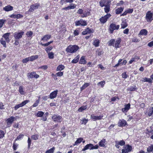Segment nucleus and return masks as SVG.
Segmentation results:
<instances>
[{
    "mask_svg": "<svg viewBox=\"0 0 153 153\" xmlns=\"http://www.w3.org/2000/svg\"><path fill=\"white\" fill-rule=\"evenodd\" d=\"M122 78L124 79H126L128 77V76L126 74V72L123 73L122 74Z\"/></svg>",
    "mask_w": 153,
    "mask_h": 153,
    "instance_id": "nucleus-54",
    "label": "nucleus"
},
{
    "mask_svg": "<svg viewBox=\"0 0 153 153\" xmlns=\"http://www.w3.org/2000/svg\"><path fill=\"white\" fill-rule=\"evenodd\" d=\"M89 85V84L88 83H85L84 85L80 88L81 90L82 91L85 89Z\"/></svg>",
    "mask_w": 153,
    "mask_h": 153,
    "instance_id": "nucleus-40",
    "label": "nucleus"
},
{
    "mask_svg": "<svg viewBox=\"0 0 153 153\" xmlns=\"http://www.w3.org/2000/svg\"><path fill=\"white\" fill-rule=\"evenodd\" d=\"M38 55H36L35 56H32L30 57H29L30 61H33V60L37 59L38 58Z\"/></svg>",
    "mask_w": 153,
    "mask_h": 153,
    "instance_id": "nucleus-31",
    "label": "nucleus"
},
{
    "mask_svg": "<svg viewBox=\"0 0 153 153\" xmlns=\"http://www.w3.org/2000/svg\"><path fill=\"white\" fill-rule=\"evenodd\" d=\"M79 49V47L76 45H70L66 48V51L70 53L76 52Z\"/></svg>",
    "mask_w": 153,
    "mask_h": 153,
    "instance_id": "nucleus-2",
    "label": "nucleus"
},
{
    "mask_svg": "<svg viewBox=\"0 0 153 153\" xmlns=\"http://www.w3.org/2000/svg\"><path fill=\"white\" fill-rule=\"evenodd\" d=\"M18 145L15 142L14 143L13 145V148L14 150H16Z\"/></svg>",
    "mask_w": 153,
    "mask_h": 153,
    "instance_id": "nucleus-58",
    "label": "nucleus"
},
{
    "mask_svg": "<svg viewBox=\"0 0 153 153\" xmlns=\"http://www.w3.org/2000/svg\"><path fill=\"white\" fill-rule=\"evenodd\" d=\"M121 42V39L120 38H118L116 41L114 45V47L117 48L119 47V45L120 44Z\"/></svg>",
    "mask_w": 153,
    "mask_h": 153,
    "instance_id": "nucleus-24",
    "label": "nucleus"
},
{
    "mask_svg": "<svg viewBox=\"0 0 153 153\" xmlns=\"http://www.w3.org/2000/svg\"><path fill=\"white\" fill-rule=\"evenodd\" d=\"M110 3L111 2L109 0H102L100 2V5L101 7L110 5Z\"/></svg>",
    "mask_w": 153,
    "mask_h": 153,
    "instance_id": "nucleus-7",
    "label": "nucleus"
},
{
    "mask_svg": "<svg viewBox=\"0 0 153 153\" xmlns=\"http://www.w3.org/2000/svg\"><path fill=\"white\" fill-rule=\"evenodd\" d=\"M52 48H53L52 46L47 47L45 49V50L47 53H48L52 49Z\"/></svg>",
    "mask_w": 153,
    "mask_h": 153,
    "instance_id": "nucleus-59",
    "label": "nucleus"
},
{
    "mask_svg": "<svg viewBox=\"0 0 153 153\" xmlns=\"http://www.w3.org/2000/svg\"><path fill=\"white\" fill-rule=\"evenodd\" d=\"M75 25L77 26H79L80 25L83 26H86L87 25L86 22L82 19L76 22H75Z\"/></svg>",
    "mask_w": 153,
    "mask_h": 153,
    "instance_id": "nucleus-11",
    "label": "nucleus"
},
{
    "mask_svg": "<svg viewBox=\"0 0 153 153\" xmlns=\"http://www.w3.org/2000/svg\"><path fill=\"white\" fill-rule=\"evenodd\" d=\"M13 7L8 5L3 8V10L6 11H9L12 10H13Z\"/></svg>",
    "mask_w": 153,
    "mask_h": 153,
    "instance_id": "nucleus-17",
    "label": "nucleus"
},
{
    "mask_svg": "<svg viewBox=\"0 0 153 153\" xmlns=\"http://www.w3.org/2000/svg\"><path fill=\"white\" fill-rule=\"evenodd\" d=\"M100 41L98 39H96L94 40L93 45L95 47H97L99 46Z\"/></svg>",
    "mask_w": 153,
    "mask_h": 153,
    "instance_id": "nucleus-30",
    "label": "nucleus"
},
{
    "mask_svg": "<svg viewBox=\"0 0 153 153\" xmlns=\"http://www.w3.org/2000/svg\"><path fill=\"white\" fill-rule=\"evenodd\" d=\"M105 83V82L104 81H101L97 83L98 85H100L102 87H103Z\"/></svg>",
    "mask_w": 153,
    "mask_h": 153,
    "instance_id": "nucleus-53",
    "label": "nucleus"
},
{
    "mask_svg": "<svg viewBox=\"0 0 153 153\" xmlns=\"http://www.w3.org/2000/svg\"><path fill=\"white\" fill-rule=\"evenodd\" d=\"M33 33L31 31L27 32L26 34V35L28 37H30L32 36Z\"/></svg>",
    "mask_w": 153,
    "mask_h": 153,
    "instance_id": "nucleus-55",
    "label": "nucleus"
},
{
    "mask_svg": "<svg viewBox=\"0 0 153 153\" xmlns=\"http://www.w3.org/2000/svg\"><path fill=\"white\" fill-rule=\"evenodd\" d=\"M83 139L82 138H78L77 140L76 141L74 146L80 143L83 140Z\"/></svg>",
    "mask_w": 153,
    "mask_h": 153,
    "instance_id": "nucleus-35",
    "label": "nucleus"
},
{
    "mask_svg": "<svg viewBox=\"0 0 153 153\" xmlns=\"http://www.w3.org/2000/svg\"><path fill=\"white\" fill-rule=\"evenodd\" d=\"M51 38V35H46L42 38L41 40L47 41L48 39H49Z\"/></svg>",
    "mask_w": 153,
    "mask_h": 153,
    "instance_id": "nucleus-27",
    "label": "nucleus"
},
{
    "mask_svg": "<svg viewBox=\"0 0 153 153\" xmlns=\"http://www.w3.org/2000/svg\"><path fill=\"white\" fill-rule=\"evenodd\" d=\"M107 144V142L106 140L105 139H102L100 141L99 143V145L101 147H105V145Z\"/></svg>",
    "mask_w": 153,
    "mask_h": 153,
    "instance_id": "nucleus-19",
    "label": "nucleus"
},
{
    "mask_svg": "<svg viewBox=\"0 0 153 153\" xmlns=\"http://www.w3.org/2000/svg\"><path fill=\"white\" fill-rule=\"evenodd\" d=\"M111 16L110 14H107L104 16L102 17L100 19V21L102 23H104L106 22L108 19Z\"/></svg>",
    "mask_w": 153,
    "mask_h": 153,
    "instance_id": "nucleus-6",
    "label": "nucleus"
},
{
    "mask_svg": "<svg viewBox=\"0 0 153 153\" xmlns=\"http://www.w3.org/2000/svg\"><path fill=\"white\" fill-rule=\"evenodd\" d=\"M24 33V32L21 31L20 32H16L14 33L13 36L16 39L19 40L22 38Z\"/></svg>",
    "mask_w": 153,
    "mask_h": 153,
    "instance_id": "nucleus-5",
    "label": "nucleus"
},
{
    "mask_svg": "<svg viewBox=\"0 0 153 153\" xmlns=\"http://www.w3.org/2000/svg\"><path fill=\"white\" fill-rule=\"evenodd\" d=\"M40 6V4L39 3H36L31 5L30 6V9L28 10V12H33L35 10L37 9Z\"/></svg>",
    "mask_w": 153,
    "mask_h": 153,
    "instance_id": "nucleus-8",
    "label": "nucleus"
},
{
    "mask_svg": "<svg viewBox=\"0 0 153 153\" xmlns=\"http://www.w3.org/2000/svg\"><path fill=\"white\" fill-rule=\"evenodd\" d=\"M122 59H120L118 62V63L117 64H116L114 66V67H117L118 66L122 64V63H121L122 62Z\"/></svg>",
    "mask_w": 153,
    "mask_h": 153,
    "instance_id": "nucleus-57",
    "label": "nucleus"
},
{
    "mask_svg": "<svg viewBox=\"0 0 153 153\" xmlns=\"http://www.w3.org/2000/svg\"><path fill=\"white\" fill-rule=\"evenodd\" d=\"M127 24L126 21H124L122 22L121 24V28H124L127 26Z\"/></svg>",
    "mask_w": 153,
    "mask_h": 153,
    "instance_id": "nucleus-37",
    "label": "nucleus"
},
{
    "mask_svg": "<svg viewBox=\"0 0 153 153\" xmlns=\"http://www.w3.org/2000/svg\"><path fill=\"white\" fill-rule=\"evenodd\" d=\"M39 102V99L37 100L35 102L33 105V107H35L37 106L38 105Z\"/></svg>",
    "mask_w": 153,
    "mask_h": 153,
    "instance_id": "nucleus-61",
    "label": "nucleus"
},
{
    "mask_svg": "<svg viewBox=\"0 0 153 153\" xmlns=\"http://www.w3.org/2000/svg\"><path fill=\"white\" fill-rule=\"evenodd\" d=\"M77 13L79 14L83 15V10L82 9H79L77 11Z\"/></svg>",
    "mask_w": 153,
    "mask_h": 153,
    "instance_id": "nucleus-62",
    "label": "nucleus"
},
{
    "mask_svg": "<svg viewBox=\"0 0 153 153\" xmlns=\"http://www.w3.org/2000/svg\"><path fill=\"white\" fill-rule=\"evenodd\" d=\"M118 124L119 126L123 127L127 124V122L125 120L123 119L120 120H119Z\"/></svg>",
    "mask_w": 153,
    "mask_h": 153,
    "instance_id": "nucleus-14",
    "label": "nucleus"
},
{
    "mask_svg": "<svg viewBox=\"0 0 153 153\" xmlns=\"http://www.w3.org/2000/svg\"><path fill=\"white\" fill-rule=\"evenodd\" d=\"M5 22V20L4 19H0V28L2 27L3 25Z\"/></svg>",
    "mask_w": 153,
    "mask_h": 153,
    "instance_id": "nucleus-48",
    "label": "nucleus"
},
{
    "mask_svg": "<svg viewBox=\"0 0 153 153\" xmlns=\"http://www.w3.org/2000/svg\"><path fill=\"white\" fill-rule=\"evenodd\" d=\"M87 107V105L82 106L78 109V111L79 112H81L83 110L86 109Z\"/></svg>",
    "mask_w": 153,
    "mask_h": 153,
    "instance_id": "nucleus-34",
    "label": "nucleus"
},
{
    "mask_svg": "<svg viewBox=\"0 0 153 153\" xmlns=\"http://www.w3.org/2000/svg\"><path fill=\"white\" fill-rule=\"evenodd\" d=\"M139 59V58L137 56H136L135 57L132 58L129 61V63L130 64H131L133 62L135 61L136 59Z\"/></svg>",
    "mask_w": 153,
    "mask_h": 153,
    "instance_id": "nucleus-46",
    "label": "nucleus"
},
{
    "mask_svg": "<svg viewBox=\"0 0 153 153\" xmlns=\"http://www.w3.org/2000/svg\"><path fill=\"white\" fill-rule=\"evenodd\" d=\"M39 77V75L36 74L35 72H32L30 74L29 77L30 78H35L36 79Z\"/></svg>",
    "mask_w": 153,
    "mask_h": 153,
    "instance_id": "nucleus-20",
    "label": "nucleus"
},
{
    "mask_svg": "<svg viewBox=\"0 0 153 153\" xmlns=\"http://www.w3.org/2000/svg\"><path fill=\"white\" fill-rule=\"evenodd\" d=\"M143 82H146L149 83H151L152 82V80L150 78L145 77L143 79V80H142Z\"/></svg>",
    "mask_w": 153,
    "mask_h": 153,
    "instance_id": "nucleus-43",
    "label": "nucleus"
},
{
    "mask_svg": "<svg viewBox=\"0 0 153 153\" xmlns=\"http://www.w3.org/2000/svg\"><path fill=\"white\" fill-rule=\"evenodd\" d=\"M76 5L74 4H73L72 6H69L67 7H65L62 9L63 10H68L69 9H73L76 7Z\"/></svg>",
    "mask_w": 153,
    "mask_h": 153,
    "instance_id": "nucleus-26",
    "label": "nucleus"
},
{
    "mask_svg": "<svg viewBox=\"0 0 153 153\" xmlns=\"http://www.w3.org/2000/svg\"><path fill=\"white\" fill-rule=\"evenodd\" d=\"M79 55H77L76 57L73 59L72 61L71 62L72 63H77L79 61Z\"/></svg>",
    "mask_w": 153,
    "mask_h": 153,
    "instance_id": "nucleus-33",
    "label": "nucleus"
},
{
    "mask_svg": "<svg viewBox=\"0 0 153 153\" xmlns=\"http://www.w3.org/2000/svg\"><path fill=\"white\" fill-rule=\"evenodd\" d=\"M65 68L64 65H59L57 68L56 70V71H61L63 70Z\"/></svg>",
    "mask_w": 153,
    "mask_h": 153,
    "instance_id": "nucleus-32",
    "label": "nucleus"
},
{
    "mask_svg": "<svg viewBox=\"0 0 153 153\" xmlns=\"http://www.w3.org/2000/svg\"><path fill=\"white\" fill-rule=\"evenodd\" d=\"M130 105L129 103H128L126 105L125 108H122V110L123 112H127L130 108Z\"/></svg>",
    "mask_w": 153,
    "mask_h": 153,
    "instance_id": "nucleus-21",
    "label": "nucleus"
},
{
    "mask_svg": "<svg viewBox=\"0 0 153 153\" xmlns=\"http://www.w3.org/2000/svg\"><path fill=\"white\" fill-rule=\"evenodd\" d=\"M115 42V40L114 39H112L109 42L108 45L109 46H112L113 47H114V45Z\"/></svg>",
    "mask_w": 153,
    "mask_h": 153,
    "instance_id": "nucleus-44",
    "label": "nucleus"
},
{
    "mask_svg": "<svg viewBox=\"0 0 153 153\" xmlns=\"http://www.w3.org/2000/svg\"><path fill=\"white\" fill-rule=\"evenodd\" d=\"M119 27L120 25H116L115 24H111L110 25L109 28L110 33H112L114 30H118L119 29Z\"/></svg>",
    "mask_w": 153,
    "mask_h": 153,
    "instance_id": "nucleus-4",
    "label": "nucleus"
},
{
    "mask_svg": "<svg viewBox=\"0 0 153 153\" xmlns=\"http://www.w3.org/2000/svg\"><path fill=\"white\" fill-rule=\"evenodd\" d=\"M147 151L149 152L153 151V145H151L147 148Z\"/></svg>",
    "mask_w": 153,
    "mask_h": 153,
    "instance_id": "nucleus-41",
    "label": "nucleus"
},
{
    "mask_svg": "<svg viewBox=\"0 0 153 153\" xmlns=\"http://www.w3.org/2000/svg\"><path fill=\"white\" fill-rule=\"evenodd\" d=\"M62 117L61 116L54 115L52 117V119L55 122L60 123L62 121Z\"/></svg>",
    "mask_w": 153,
    "mask_h": 153,
    "instance_id": "nucleus-10",
    "label": "nucleus"
},
{
    "mask_svg": "<svg viewBox=\"0 0 153 153\" xmlns=\"http://www.w3.org/2000/svg\"><path fill=\"white\" fill-rule=\"evenodd\" d=\"M152 14L150 11H148L146 14V18L147 21L148 22H151L152 20Z\"/></svg>",
    "mask_w": 153,
    "mask_h": 153,
    "instance_id": "nucleus-13",
    "label": "nucleus"
},
{
    "mask_svg": "<svg viewBox=\"0 0 153 153\" xmlns=\"http://www.w3.org/2000/svg\"><path fill=\"white\" fill-rule=\"evenodd\" d=\"M10 34V33H8L4 34L3 35L1 39L0 42L1 44L5 48L6 47V42H9L10 40L9 38Z\"/></svg>",
    "mask_w": 153,
    "mask_h": 153,
    "instance_id": "nucleus-1",
    "label": "nucleus"
},
{
    "mask_svg": "<svg viewBox=\"0 0 153 153\" xmlns=\"http://www.w3.org/2000/svg\"><path fill=\"white\" fill-rule=\"evenodd\" d=\"M16 120L15 117L13 116L7 118L6 121L7 122V126L8 127L10 126L14 121Z\"/></svg>",
    "mask_w": 153,
    "mask_h": 153,
    "instance_id": "nucleus-9",
    "label": "nucleus"
},
{
    "mask_svg": "<svg viewBox=\"0 0 153 153\" xmlns=\"http://www.w3.org/2000/svg\"><path fill=\"white\" fill-rule=\"evenodd\" d=\"M31 138L33 140H36L38 139V136L36 135H33L32 136Z\"/></svg>",
    "mask_w": 153,
    "mask_h": 153,
    "instance_id": "nucleus-64",
    "label": "nucleus"
},
{
    "mask_svg": "<svg viewBox=\"0 0 153 153\" xmlns=\"http://www.w3.org/2000/svg\"><path fill=\"white\" fill-rule=\"evenodd\" d=\"M80 29L79 28H77L74 31V36L79 34V33L80 32Z\"/></svg>",
    "mask_w": 153,
    "mask_h": 153,
    "instance_id": "nucleus-38",
    "label": "nucleus"
},
{
    "mask_svg": "<svg viewBox=\"0 0 153 153\" xmlns=\"http://www.w3.org/2000/svg\"><path fill=\"white\" fill-rule=\"evenodd\" d=\"M54 53L52 52H49L48 53V58L50 59H53L54 58Z\"/></svg>",
    "mask_w": 153,
    "mask_h": 153,
    "instance_id": "nucleus-45",
    "label": "nucleus"
},
{
    "mask_svg": "<svg viewBox=\"0 0 153 153\" xmlns=\"http://www.w3.org/2000/svg\"><path fill=\"white\" fill-rule=\"evenodd\" d=\"M110 9V5L105 7L104 8V10L105 11L106 13H108L109 10Z\"/></svg>",
    "mask_w": 153,
    "mask_h": 153,
    "instance_id": "nucleus-49",
    "label": "nucleus"
},
{
    "mask_svg": "<svg viewBox=\"0 0 153 153\" xmlns=\"http://www.w3.org/2000/svg\"><path fill=\"white\" fill-rule=\"evenodd\" d=\"M81 121H82V124H84L85 125L88 121V120L86 119L85 118H82L81 120Z\"/></svg>",
    "mask_w": 153,
    "mask_h": 153,
    "instance_id": "nucleus-52",
    "label": "nucleus"
},
{
    "mask_svg": "<svg viewBox=\"0 0 153 153\" xmlns=\"http://www.w3.org/2000/svg\"><path fill=\"white\" fill-rule=\"evenodd\" d=\"M58 91L56 90L53 91L50 94V97L51 99H53L55 98L57 94Z\"/></svg>",
    "mask_w": 153,
    "mask_h": 153,
    "instance_id": "nucleus-18",
    "label": "nucleus"
},
{
    "mask_svg": "<svg viewBox=\"0 0 153 153\" xmlns=\"http://www.w3.org/2000/svg\"><path fill=\"white\" fill-rule=\"evenodd\" d=\"M103 116L100 115L99 116H96L94 114H92L91 116V118L93 119L94 121H96L98 120H100L102 119Z\"/></svg>",
    "mask_w": 153,
    "mask_h": 153,
    "instance_id": "nucleus-16",
    "label": "nucleus"
},
{
    "mask_svg": "<svg viewBox=\"0 0 153 153\" xmlns=\"http://www.w3.org/2000/svg\"><path fill=\"white\" fill-rule=\"evenodd\" d=\"M48 68V67L46 65H44L39 67V69H41L44 70H45Z\"/></svg>",
    "mask_w": 153,
    "mask_h": 153,
    "instance_id": "nucleus-60",
    "label": "nucleus"
},
{
    "mask_svg": "<svg viewBox=\"0 0 153 153\" xmlns=\"http://www.w3.org/2000/svg\"><path fill=\"white\" fill-rule=\"evenodd\" d=\"M147 113V115L149 116H150L152 115H153V107H151L148 110V112H146Z\"/></svg>",
    "mask_w": 153,
    "mask_h": 153,
    "instance_id": "nucleus-23",
    "label": "nucleus"
},
{
    "mask_svg": "<svg viewBox=\"0 0 153 153\" xmlns=\"http://www.w3.org/2000/svg\"><path fill=\"white\" fill-rule=\"evenodd\" d=\"M55 147H53L50 149L47 150L45 152V153H53Z\"/></svg>",
    "mask_w": 153,
    "mask_h": 153,
    "instance_id": "nucleus-42",
    "label": "nucleus"
},
{
    "mask_svg": "<svg viewBox=\"0 0 153 153\" xmlns=\"http://www.w3.org/2000/svg\"><path fill=\"white\" fill-rule=\"evenodd\" d=\"M19 91L21 94H24V91H23V88L22 86H20L19 88Z\"/></svg>",
    "mask_w": 153,
    "mask_h": 153,
    "instance_id": "nucleus-47",
    "label": "nucleus"
},
{
    "mask_svg": "<svg viewBox=\"0 0 153 153\" xmlns=\"http://www.w3.org/2000/svg\"><path fill=\"white\" fill-rule=\"evenodd\" d=\"M91 14L90 12L88 10L85 11L83 13V15L81 16L82 17H86L90 15Z\"/></svg>",
    "mask_w": 153,
    "mask_h": 153,
    "instance_id": "nucleus-28",
    "label": "nucleus"
},
{
    "mask_svg": "<svg viewBox=\"0 0 153 153\" xmlns=\"http://www.w3.org/2000/svg\"><path fill=\"white\" fill-rule=\"evenodd\" d=\"M115 146L117 148H119V145L122 146H124L125 144V142L123 140H121L119 141H116L115 142Z\"/></svg>",
    "mask_w": 153,
    "mask_h": 153,
    "instance_id": "nucleus-12",
    "label": "nucleus"
},
{
    "mask_svg": "<svg viewBox=\"0 0 153 153\" xmlns=\"http://www.w3.org/2000/svg\"><path fill=\"white\" fill-rule=\"evenodd\" d=\"M44 113L42 111H39L36 114V115L38 117H41L43 116Z\"/></svg>",
    "mask_w": 153,
    "mask_h": 153,
    "instance_id": "nucleus-36",
    "label": "nucleus"
},
{
    "mask_svg": "<svg viewBox=\"0 0 153 153\" xmlns=\"http://www.w3.org/2000/svg\"><path fill=\"white\" fill-rule=\"evenodd\" d=\"M86 63V61L85 60V57L84 56H82L79 60V63L85 64Z\"/></svg>",
    "mask_w": 153,
    "mask_h": 153,
    "instance_id": "nucleus-25",
    "label": "nucleus"
},
{
    "mask_svg": "<svg viewBox=\"0 0 153 153\" xmlns=\"http://www.w3.org/2000/svg\"><path fill=\"white\" fill-rule=\"evenodd\" d=\"M4 133L2 131H0V138H3L4 137Z\"/></svg>",
    "mask_w": 153,
    "mask_h": 153,
    "instance_id": "nucleus-63",
    "label": "nucleus"
},
{
    "mask_svg": "<svg viewBox=\"0 0 153 153\" xmlns=\"http://www.w3.org/2000/svg\"><path fill=\"white\" fill-rule=\"evenodd\" d=\"M123 8L122 7H120L117 9L116 10V13L117 14H120L123 11Z\"/></svg>",
    "mask_w": 153,
    "mask_h": 153,
    "instance_id": "nucleus-39",
    "label": "nucleus"
},
{
    "mask_svg": "<svg viewBox=\"0 0 153 153\" xmlns=\"http://www.w3.org/2000/svg\"><path fill=\"white\" fill-rule=\"evenodd\" d=\"M148 33L146 29H142L141 30L140 33V34L144 36H146Z\"/></svg>",
    "mask_w": 153,
    "mask_h": 153,
    "instance_id": "nucleus-29",
    "label": "nucleus"
},
{
    "mask_svg": "<svg viewBox=\"0 0 153 153\" xmlns=\"http://www.w3.org/2000/svg\"><path fill=\"white\" fill-rule=\"evenodd\" d=\"M29 102V100H26L23 102H22L21 103H20V104L22 106V107L25 105L27 103Z\"/></svg>",
    "mask_w": 153,
    "mask_h": 153,
    "instance_id": "nucleus-51",
    "label": "nucleus"
},
{
    "mask_svg": "<svg viewBox=\"0 0 153 153\" xmlns=\"http://www.w3.org/2000/svg\"><path fill=\"white\" fill-rule=\"evenodd\" d=\"M93 144L89 143L86 145L82 149V151H85L87 149L92 150Z\"/></svg>",
    "mask_w": 153,
    "mask_h": 153,
    "instance_id": "nucleus-15",
    "label": "nucleus"
},
{
    "mask_svg": "<svg viewBox=\"0 0 153 153\" xmlns=\"http://www.w3.org/2000/svg\"><path fill=\"white\" fill-rule=\"evenodd\" d=\"M132 149V147L128 144L124 146L123 149L122 150V153H128L131 151Z\"/></svg>",
    "mask_w": 153,
    "mask_h": 153,
    "instance_id": "nucleus-3",
    "label": "nucleus"
},
{
    "mask_svg": "<svg viewBox=\"0 0 153 153\" xmlns=\"http://www.w3.org/2000/svg\"><path fill=\"white\" fill-rule=\"evenodd\" d=\"M24 136V134H20L17 137V138L15 140V141L16 140H19L22 138L23 136Z\"/></svg>",
    "mask_w": 153,
    "mask_h": 153,
    "instance_id": "nucleus-50",
    "label": "nucleus"
},
{
    "mask_svg": "<svg viewBox=\"0 0 153 153\" xmlns=\"http://www.w3.org/2000/svg\"><path fill=\"white\" fill-rule=\"evenodd\" d=\"M92 32H93L92 31L91 29H90L89 28H87L82 32V34L83 35H85L91 33Z\"/></svg>",
    "mask_w": 153,
    "mask_h": 153,
    "instance_id": "nucleus-22",
    "label": "nucleus"
},
{
    "mask_svg": "<svg viewBox=\"0 0 153 153\" xmlns=\"http://www.w3.org/2000/svg\"><path fill=\"white\" fill-rule=\"evenodd\" d=\"M30 61L29 57L24 59L22 60V62L23 63H26Z\"/></svg>",
    "mask_w": 153,
    "mask_h": 153,
    "instance_id": "nucleus-56",
    "label": "nucleus"
}]
</instances>
